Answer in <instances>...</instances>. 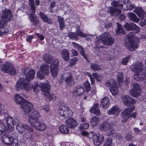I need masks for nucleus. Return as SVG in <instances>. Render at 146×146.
<instances>
[{"label": "nucleus", "instance_id": "obj_8", "mask_svg": "<svg viewBox=\"0 0 146 146\" xmlns=\"http://www.w3.org/2000/svg\"><path fill=\"white\" fill-rule=\"evenodd\" d=\"M49 66L45 64H42L38 72L36 73L37 77L40 79L42 80L48 74Z\"/></svg>", "mask_w": 146, "mask_h": 146}, {"label": "nucleus", "instance_id": "obj_7", "mask_svg": "<svg viewBox=\"0 0 146 146\" xmlns=\"http://www.w3.org/2000/svg\"><path fill=\"white\" fill-rule=\"evenodd\" d=\"M1 70L5 73H8L11 75H14L16 74V71L14 66L9 61L6 62L1 65Z\"/></svg>", "mask_w": 146, "mask_h": 146}, {"label": "nucleus", "instance_id": "obj_12", "mask_svg": "<svg viewBox=\"0 0 146 146\" xmlns=\"http://www.w3.org/2000/svg\"><path fill=\"white\" fill-rule=\"evenodd\" d=\"M13 14L11 11L9 10H4L2 13L1 19L6 22L11 21L13 19Z\"/></svg>", "mask_w": 146, "mask_h": 146}, {"label": "nucleus", "instance_id": "obj_33", "mask_svg": "<svg viewBox=\"0 0 146 146\" xmlns=\"http://www.w3.org/2000/svg\"><path fill=\"white\" fill-rule=\"evenodd\" d=\"M61 56L64 60L67 62L69 60V52L66 49H63L61 51Z\"/></svg>", "mask_w": 146, "mask_h": 146}, {"label": "nucleus", "instance_id": "obj_46", "mask_svg": "<svg viewBox=\"0 0 146 146\" xmlns=\"http://www.w3.org/2000/svg\"><path fill=\"white\" fill-rule=\"evenodd\" d=\"M68 36L70 39L75 40H78V37L76 33L72 32H69L68 34Z\"/></svg>", "mask_w": 146, "mask_h": 146}, {"label": "nucleus", "instance_id": "obj_25", "mask_svg": "<svg viewBox=\"0 0 146 146\" xmlns=\"http://www.w3.org/2000/svg\"><path fill=\"white\" fill-rule=\"evenodd\" d=\"M65 82L68 86H72L75 84L74 80L73 78V74L71 73H69L66 75Z\"/></svg>", "mask_w": 146, "mask_h": 146}, {"label": "nucleus", "instance_id": "obj_61", "mask_svg": "<svg viewBox=\"0 0 146 146\" xmlns=\"http://www.w3.org/2000/svg\"><path fill=\"white\" fill-rule=\"evenodd\" d=\"M31 133H32L28 132H25V135L26 137H27V138H32L33 135Z\"/></svg>", "mask_w": 146, "mask_h": 146}, {"label": "nucleus", "instance_id": "obj_50", "mask_svg": "<svg viewBox=\"0 0 146 146\" xmlns=\"http://www.w3.org/2000/svg\"><path fill=\"white\" fill-rule=\"evenodd\" d=\"M5 124L0 121V136L4 132L8 130Z\"/></svg>", "mask_w": 146, "mask_h": 146}, {"label": "nucleus", "instance_id": "obj_28", "mask_svg": "<svg viewBox=\"0 0 146 146\" xmlns=\"http://www.w3.org/2000/svg\"><path fill=\"white\" fill-rule=\"evenodd\" d=\"M34 14L32 13L29 15V21L32 26H36L39 22L37 17L35 16Z\"/></svg>", "mask_w": 146, "mask_h": 146}, {"label": "nucleus", "instance_id": "obj_45", "mask_svg": "<svg viewBox=\"0 0 146 146\" xmlns=\"http://www.w3.org/2000/svg\"><path fill=\"white\" fill-rule=\"evenodd\" d=\"M117 82L118 83H123L124 80V74L121 72H118L117 74Z\"/></svg>", "mask_w": 146, "mask_h": 146}, {"label": "nucleus", "instance_id": "obj_27", "mask_svg": "<svg viewBox=\"0 0 146 146\" xmlns=\"http://www.w3.org/2000/svg\"><path fill=\"white\" fill-rule=\"evenodd\" d=\"M15 123L16 128L19 133L20 134H23L25 129V124H22L19 121L17 122L16 121H15Z\"/></svg>", "mask_w": 146, "mask_h": 146}, {"label": "nucleus", "instance_id": "obj_43", "mask_svg": "<svg viewBox=\"0 0 146 146\" xmlns=\"http://www.w3.org/2000/svg\"><path fill=\"white\" fill-rule=\"evenodd\" d=\"M58 21L60 25V29L62 30L65 27L64 19L63 17H62L60 16L58 17Z\"/></svg>", "mask_w": 146, "mask_h": 146}, {"label": "nucleus", "instance_id": "obj_11", "mask_svg": "<svg viewBox=\"0 0 146 146\" xmlns=\"http://www.w3.org/2000/svg\"><path fill=\"white\" fill-rule=\"evenodd\" d=\"M59 69V62L57 60H54L50 65V72L53 77H56Z\"/></svg>", "mask_w": 146, "mask_h": 146}, {"label": "nucleus", "instance_id": "obj_60", "mask_svg": "<svg viewBox=\"0 0 146 146\" xmlns=\"http://www.w3.org/2000/svg\"><path fill=\"white\" fill-rule=\"evenodd\" d=\"M77 32L78 34L77 35L78 37V36H79L81 37H85L86 36H87L86 34H85L84 33H82V31H77Z\"/></svg>", "mask_w": 146, "mask_h": 146}, {"label": "nucleus", "instance_id": "obj_47", "mask_svg": "<svg viewBox=\"0 0 146 146\" xmlns=\"http://www.w3.org/2000/svg\"><path fill=\"white\" fill-rule=\"evenodd\" d=\"M85 91L89 92L91 90L90 84L88 81L85 82L83 84Z\"/></svg>", "mask_w": 146, "mask_h": 146}, {"label": "nucleus", "instance_id": "obj_40", "mask_svg": "<svg viewBox=\"0 0 146 146\" xmlns=\"http://www.w3.org/2000/svg\"><path fill=\"white\" fill-rule=\"evenodd\" d=\"M68 126L65 125H61L59 127V130L60 132L64 134H67L69 132V130L68 127Z\"/></svg>", "mask_w": 146, "mask_h": 146}, {"label": "nucleus", "instance_id": "obj_19", "mask_svg": "<svg viewBox=\"0 0 146 146\" xmlns=\"http://www.w3.org/2000/svg\"><path fill=\"white\" fill-rule=\"evenodd\" d=\"M143 65V63L141 62L135 63L132 66L131 70L133 72L136 73L135 74L139 73L142 71H144Z\"/></svg>", "mask_w": 146, "mask_h": 146}, {"label": "nucleus", "instance_id": "obj_13", "mask_svg": "<svg viewBox=\"0 0 146 146\" xmlns=\"http://www.w3.org/2000/svg\"><path fill=\"white\" fill-rule=\"evenodd\" d=\"M29 117V122L31 125L38 121L40 117L39 112L37 111H33L31 112Z\"/></svg>", "mask_w": 146, "mask_h": 146}, {"label": "nucleus", "instance_id": "obj_26", "mask_svg": "<svg viewBox=\"0 0 146 146\" xmlns=\"http://www.w3.org/2000/svg\"><path fill=\"white\" fill-rule=\"evenodd\" d=\"M112 126V125L110 123L104 121L100 125V129L102 131H105L110 129Z\"/></svg>", "mask_w": 146, "mask_h": 146}, {"label": "nucleus", "instance_id": "obj_4", "mask_svg": "<svg viewBox=\"0 0 146 146\" xmlns=\"http://www.w3.org/2000/svg\"><path fill=\"white\" fill-rule=\"evenodd\" d=\"M128 43L125 45V47L129 51H133L138 47L139 40L133 35L128 36Z\"/></svg>", "mask_w": 146, "mask_h": 146}, {"label": "nucleus", "instance_id": "obj_1", "mask_svg": "<svg viewBox=\"0 0 146 146\" xmlns=\"http://www.w3.org/2000/svg\"><path fill=\"white\" fill-rule=\"evenodd\" d=\"M123 101L126 106L129 107L124 109L121 113V116L123 117L130 118L133 117L135 118L137 115L136 112L131 113L135 109V106L134 105L136 102V100L132 97L125 96L123 98Z\"/></svg>", "mask_w": 146, "mask_h": 146}, {"label": "nucleus", "instance_id": "obj_63", "mask_svg": "<svg viewBox=\"0 0 146 146\" xmlns=\"http://www.w3.org/2000/svg\"><path fill=\"white\" fill-rule=\"evenodd\" d=\"M133 130L136 135H138L141 132V130L138 128L137 127L134 128Z\"/></svg>", "mask_w": 146, "mask_h": 146}, {"label": "nucleus", "instance_id": "obj_21", "mask_svg": "<svg viewBox=\"0 0 146 146\" xmlns=\"http://www.w3.org/2000/svg\"><path fill=\"white\" fill-rule=\"evenodd\" d=\"M124 26V28L127 31L135 30L137 32H139V27L134 23H125Z\"/></svg>", "mask_w": 146, "mask_h": 146}, {"label": "nucleus", "instance_id": "obj_36", "mask_svg": "<svg viewBox=\"0 0 146 146\" xmlns=\"http://www.w3.org/2000/svg\"><path fill=\"white\" fill-rule=\"evenodd\" d=\"M134 11L137 14L138 17L143 18L144 17L145 12L142 8L141 7H137L136 8Z\"/></svg>", "mask_w": 146, "mask_h": 146}, {"label": "nucleus", "instance_id": "obj_38", "mask_svg": "<svg viewBox=\"0 0 146 146\" xmlns=\"http://www.w3.org/2000/svg\"><path fill=\"white\" fill-rule=\"evenodd\" d=\"M43 57L45 62L48 64H50L53 60L52 56L49 54H44Z\"/></svg>", "mask_w": 146, "mask_h": 146}, {"label": "nucleus", "instance_id": "obj_31", "mask_svg": "<svg viewBox=\"0 0 146 146\" xmlns=\"http://www.w3.org/2000/svg\"><path fill=\"white\" fill-rule=\"evenodd\" d=\"M146 77V72L144 70L141 73L135 74L134 76L135 79L137 81L143 80Z\"/></svg>", "mask_w": 146, "mask_h": 146}, {"label": "nucleus", "instance_id": "obj_57", "mask_svg": "<svg viewBox=\"0 0 146 146\" xmlns=\"http://www.w3.org/2000/svg\"><path fill=\"white\" fill-rule=\"evenodd\" d=\"M125 138L127 141H131L132 139V135L130 133H128L125 134Z\"/></svg>", "mask_w": 146, "mask_h": 146}, {"label": "nucleus", "instance_id": "obj_35", "mask_svg": "<svg viewBox=\"0 0 146 146\" xmlns=\"http://www.w3.org/2000/svg\"><path fill=\"white\" fill-rule=\"evenodd\" d=\"M14 100L16 103L19 104H22L27 102L26 100L19 94H16Z\"/></svg>", "mask_w": 146, "mask_h": 146}, {"label": "nucleus", "instance_id": "obj_10", "mask_svg": "<svg viewBox=\"0 0 146 146\" xmlns=\"http://www.w3.org/2000/svg\"><path fill=\"white\" fill-rule=\"evenodd\" d=\"M21 107L23 109L25 113L27 115H29L31 112H33L34 106L31 103L27 101L22 105Z\"/></svg>", "mask_w": 146, "mask_h": 146}, {"label": "nucleus", "instance_id": "obj_51", "mask_svg": "<svg viewBox=\"0 0 146 146\" xmlns=\"http://www.w3.org/2000/svg\"><path fill=\"white\" fill-rule=\"evenodd\" d=\"M112 139L108 137L106 139L103 146H111L112 143Z\"/></svg>", "mask_w": 146, "mask_h": 146}, {"label": "nucleus", "instance_id": "obj_54", "mask_svg": "<svg viewBox=\"0 0 146 146\" xmlns=\"http://www.w3.org/2000/svg\"><path fill=\"white\" fill-rule=\"evenodd\" d=\"M78 59L76 57H74L71 59L70 61V63L69 66H74L77 62Z\"/></svg>", "mask_w": 146, "mask_h": 146}, {"label": "nucleus", "instance_id": "obj_64", "mask_svg": "<svg viewBox=\"0 0 146 146\" xmlns=\"http://www.w3.org/2000/svg\"><path fill=\"white\" fill-rule=\"evenodd\" d=\"M116 137L119 141H121L122 140V137L121 134L117 133L116 135Z\"/></svg>", "mask_w": 146, "mask_h": 146}, {"label": "nucleus", "instance_id": "obj_24", "mask_svg": "<svg viewBox=\"0 0 146 146\" xmlns=\"http://www.w3.org/2000/svg\"><path fill=\"white\" fill-rule=\"evenodd\" d=\"M6 120L8 131H13V128L15 125L13 119L11 117H7L6 118Z\"/></svg>", "mask_w": 146, "mask_h": 146}, {"label": "nucleus", "instance_id": "obj_30", "mask_svg": "<svg viewBox=\"0 0 146 146\" xmlns=\"http://www.w3.org/2000/svg\"><path fill=\"white\" fill-rule=\"evenodd\" d=\"M90 110V112L93 113L97 115H98L100 113V112L99 109V104L98 103L94 104Z\"/></svg>", "mask_w": 146, "mask_h": 146}, {"label": "nucleus", "instance_id": "obj_16", "mask_svg": "<svg viewBox=\"0 0 146 146\" xmlns=\"http://www.w3.org/2000/svg\"><path fill=\"white\" fill-rule=\"evenodd\" d=\"M32 126L39 131H44L47 128L46 125L42 121H38L31 125Z\"/></svg>", "mask_w": 146, "mask_h": 146}, {"label": "nucleus", "instance_id": "obj_23", "mask_svg": "<svg viewBox=\"0 0 146 146\" xmlns=\"http://www.w3.org/2000/svg\"><path fill=\"white\" fill-rule=\"evenodd\" d=\"M108 13L112 16L117 17L121 13V10L118 8H115L112 7H110L109 8Z\"/></svg>", "mask_w": 146, "mask_h": 146}, {"label": "nucleus", "instance_id": "obj_2", "mask_svg": "<svg viewBox=\"0 0 146 146\" xmlns=\"http://www.w3.org/2000/svg\"><path fill=\"white\" fill-rule=\"evenodd\" d=\"M99 39L100 40H97L96 41V47L98 48H102V46L99 45L98 46L96 45V43H99L100 40L103 42V43L105 45L110 46L113 44L114 42V39L108 33L104 32V33L102 34L99 36Z\"/></svg>", "mask_w": 146, "mask_h": 146}, {"label": "nucleus", "instance_id": "obj_37", "mask_svg": "<svg viewBox=\"0 0 146 146\" xmlns=\"http://www.w3.org/2000/svg\"><path fill=\"white\" fill-rule=\"evenodd\" d=\"M119 108L117 105L114 106L110 109L108 111V114L109 115H114L119 111Z\"/></svg>", "mask_w": 146, "mask_h": 146}, {"label": "nucleus", "instance_id": "obj_49", "mask_svg": "<svg viewBox=\"0 0 146 146\" xmlns=\"http://www.w3.org/2000/svg\"><path fill=\"white\" fill-rule=\"evenodd\" d=\"M89 126V124L88 123H84L80 124L79 129L80 131L88 129Z\"/></svg>", "mask_w": 146, "mask_h": 146}, {"label": "nucleus", "instance_id": "obj_62", "mask_svg": "<svg viewBox=\"0 0 146 146\" xmlns=\"http://www.w3.org/2000/svg\"><path fill=\"white\" fill-rule=\"evenodd\" d=\"M6 23L4 21L0 20V28L5 27V25Z\"/></svg>", "mask_w": 146, "mask_h": 146}, {"label": "nucleus", "instance_id": "obj_42", "mask_svg": "<svg viewBox=\"0 0 146 146\" xmlns=\"http://www.w3.org/2000/svg\"><path fill=\"white\" fill-rule=\"evenodd\" d=\"M29 5L32 13H35L36 12V7L34 0H29Z\"/></svg>", "mask_w": 146, "mask_h": 146}, {"label": "nucleus", "instance_id": "obj_59", "mask_svg": "<svg viewBox=\"0 0 146 146\" xmlns=\"http://www.w3.org/2000/svg\"><path fill=\"white\" fill-rule=\"evenodd\" d=\"M112 5L115 7H121V6H119V5H120V3L118 1H113L112 3Z\"/></svg>", "mask_w": 146, "mask_h": 146}, {"label": "nucleus", "instance_id": "obj_29", "mask_svg": "<svg viewBox=\"0 0 146 146\" xmlns=\"http://www.w3.org/2000/svg\"><path fill=\"white\" fill-rule=\"evenodd\" d=\"M38 15L43 21L46 22L49 24L52 23L51 19L48 18L46 15L44 14L43 12L40 11L38 14Z\"/></svg>", "mask_w": 146, "mask_h": 146}, {"label": "nucleus", "instance_id": "obj_56", "mask_svg": "<svg viewBox=\"0 0 146 146\" xmlns=\"http://www.w3.org/2000/svg\"><path fill=\"white\" fill-rule=\"evenodd\" d=\"M121 33L124 34L125 33V31L121 27L119 26L118 29L116 30V35H119Z\"/></svg>", "mask_w": 146, "mask_h": 146}, {"label": "nucleus", "instance_id": "obj_58", "mask_svg": "<svg viewBox=\"0 0 146 146\" xmlns=\"http://www.w3.org/2000/svg\"><path fill=\"white\" fill-rule=\"evenodd\" d=\"M25 129L27 130L29 132L33 133V128L31 126L27 124H25Z\"/></svg>", "mask_w": 146, "mask_h": 146}, {"label": "nucleus", "instance_id": "obj_55", "mask_svg": "<svg viewBox=\"0 0 146 146\" xmlns=\"http://www.w3.org/2000/svg\"><path fill=\"white\" fill-rule=\"evenodd\" d=\"M130 58V56H128L123 58L122 60V63L124 65H127V63Z\"/></svg>", "mask_w": 146, "mask_h": 146}, {"label": "nucleus", "instance_id": "obj_32", "mask_svg": "<svg viewBox=\"0 0 146 146\" xmlns=\"http://www.w3.org/2000/svg\"><path fill=\"white\" fill-rule=\"evenodd\" d=\"M110 100L108 97H104L101 101L100 104V106L104 109L107 108L109 106Z\"/></svg>", "mask_w": 146, "mask_h": 146}, {"label": "nucleus", "instance_id": "obj_39", "mask_svg": "<svg viewBox=\"0 0 146 146\" xmlns=\"http://www.w3.org/2000/svg\"><path fill=\"white\" fill-rule=\"evenodd\" d=\"M128 15H129V18L131 21L136 23L139 22L140 20L137 17L134 13L130 12L128 13Z\"/></svg>", "mask_w": 146, "mask_h": 146}, {"label": "nucleus", "instance_id": "obj_15", "mask_svg": "<svg viewBox=\"0 0 146 146\" xmlns=\"http://www.w3.org/2000/svg\"><path fill=\"white\" fill-rule=\"evenodd\" d=\"M93 139L94 143L97 145H99L101 144L104 140V137L102 134L98 133L93 135L92 137Z\"/></svg>", "mask_w": 146, "mask_h": 146}, {"label": "nucleus", "instance_id": "obj_17", "mask_svg": "<svg viewBox=\"0 0 146 146\" xmlns=\"http://www.w3.org/2000/svg\"><path fill=\"white\" fill-rule=\"evenodd\" d=\"M106 85L107 86L110 87V90L112 95L114 96L117 94L118 88L115 81L113 82L112 84L110 81L106 83Z\"/></svg>", "mask_w": 146, "mask_h": 146}, {"label": "nucleus", "instance_id": "obj_52", "mask_svg": "<svg viewBox=\"0 0 146 146\" xmlns=\"http://www.w3.org/2000/svg\"><path fill=\"white\" fill-rule=\"evenodd\" d=\"M92 76L96 80L98 81H100L102 79V76L99 74L97 72H95L92 74Z\"/></svg>", "mask_w": 146, "mask_h": 146}, {"label": "nucleus", "instance_id": "obj_53", "mask_svg": "<svg viewBox=\"0 0 146 146\" xmlns=\"http://www.w3.org/2000/svg\"><path fill=\"white\" fill-rule=\"evenodd\" d=\"M46 84L45 83H44V84H42L41 85H40V87H39V85L38 84H37L36 85H35L34 86H32V88H33V91L35 92H39L40 90V88H41V86L42 85V84Z\"/></svg>", "mask_w": 146, "mask_h": 146}, {"label": "nucleus", "instance_id": "obj_5", "mask_svg": "<svg viewBox=\"0 0 146 146\" xmlns=\"http://www.w3.org/2000/svg\"><path fill=\"white\" fill-rule=\"evenodd\" d=\"M18 136V134L16 133L11 135L10 136L4 135L2 138V141L5 145L19 146V141L17 138Z\"/></svg>", "mask_w": 146, "mask_h": 146}, {"label": "nucleus", "instance_id": "obj_6", "mask_svg": "<svg viewBox=\"0 0 146 146\" xmlns=\"http://www.w3.org/2000/svg\"><path fill=\"white\" fill-rule=\"evenodd\" d=\"M58 111V114L65 118L71 117L73 113V111L66 105L59 106Z\"/></svg>", "mask_w": 146, "mask_h": 146}, {"label": "nucleus", "instance_id": "obj_34", "mask_svg": "<svg viewBox=\"0 0 146 146\" xmlns=\"http://www.w3.org/2000/svg\"><path fill=\"white\" fill-rule=\"evenodd\" d=\"M35 74V70L33 69H31L27 73L26 76V79L30 82L34 78Z\"/></svg>", "mask_w": 146, "mask_h": 146}, {"label": "nucleus", "instance_id": "obj_18", "mask_svg": "<svg viewBox=\"0 0 146 146\" xmlns=\"http://www.w3.org/2000/svg\"><path fill=\"white\" fill-rule=\"evenodd\" d=\"M72 43L73 46L79 51L80 54L87 62H89L90 61L88 60L87 56L85 54V52L84 48L80 45L75 42H72Z\"/></svg>", "mask_w": 146, "mask_h": 146}, {"label": "nucleus", "instance_id": "obj_20", "mask_svg": "<svg viewBox=\"0 0 146 146\" xmlns=\"http://www.w3.org/2000/svg\"><path fill=\"white\" fill-rule=\"evenodd\" d=\"M123 3V5L120 4L121 8L123 7V9L124 10H129L130 11L133 10L135 8V6L131 4V2L129 0H121Z\"/></svg>", "mask_w": 146, "mask_h": 146}, {"label": "nucleus", "instance_id": "obj_41", "mask_svg": "<svg viewBox=\"0 0 146 146\" xmlns=\"http://www.w3.org/2000/svg\"><path fill=\"white\" fill-rule=\"evenodd\" d=\"M84 89L82 86L79 85L77 86L76 88L75 92L78 95L81 96L82 95L84 92Z\"/></svg>", "mask_w": 146, "mask_h": 146}, {"label": "nucleus", "instance_id": "obj_9", "mask_svg": "<svg viewBox=\"0 0 146 146\" xmlns=\"http://www.w3.org/2000/svg\"><path fill=\"white\" fill-rule=\"evenodd\" d=\"M41 90L44 92L46 93L44 94L46 100L48 101H50L52 100H56V98L54 94L52 93H50L49 92L50 87L46 84H42L41 86Z\"/></svg>", "mask_w": 146, "mask_h": 146}, {"label": "nucleus", "instance_id": "obj_44", "mask_svg": "<svg viewBox=\"0 0 146 146\" xmlns=\"http://www.w3.org/2000/svg\"><path fill=\"white\" fill-rule=\"evenodd\" d=\"M90 68L94 71H97L101 69L100 66L95 63H91Z\"/></svg>", "mask_w": 146, "mask_h": 146}, {"label": "nucleus", "instance_id": "obj_22", "mask_svg": "<svg viewBox=\"0 0 146 146\" xmlns=\"http://www.w3.org/2000/svg\"><path fill=\"white\" fill-rule=\"evenodd\" d=\"M66 124L70 128H74L78 125L77 121L74 118H68L66 120Z\"/></svg>", "mask_w": 146, "mask_h": 146}, {"label": "nucleus", "instance_id": "obj_3", "mask_svg": "<svg viewBox=\"0 0 146 146\" xmlns=\"http://www.w3.org/2000/svg\"><path fill=\"white\" fill-rule=\"evenodd\" d=\"M15 88L18 90L24 89L26 91H29L32 89V85L24 78H20L17 81Z\"/></svg>", "mask_w": 146, "mask_h": 146}, {"label": "nucleus", "instance_id": "obj_14", "mask_svg": "<svg viewBox=\"0 0 146 146\" xmlns=\"http://www.w3.org/2000/svg\"><path fill=\"white\" fill-rule=\"evenodd\" d=\"M141 90L140 86L137 83H135L130 90V93L133 97H137L139 96Z\"/></svg>", "mask_w": 146, "mask_h": 146}, {"label": "nucleus", "instance_id": "obj_48", "mask_svg": "<svg viewBox=\"0 0 146 146\" xmlns=\"http://www.w3.org/2000/svg\"><path fill=\"white\" fill-rule=\"evenodd\" d=\"M99 118L96 116L93 117L90 119V121L92 126L93 127L95 126L99 122Z\"/></svg>", "mask_w": 146, "mask_h": 146}]
</instances>
